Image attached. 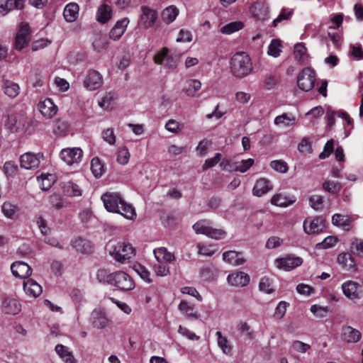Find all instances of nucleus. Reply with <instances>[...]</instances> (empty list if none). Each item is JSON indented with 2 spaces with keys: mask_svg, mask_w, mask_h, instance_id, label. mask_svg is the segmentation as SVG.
<instances>
[{
  "mask_svg": "<svg viewBox=\"0 0 363 363\" xmlns=\"http://www.w3.org/2000/svg\"><path fill=\"white\" fill-rule=\"evenodd\" d=\"M259 289L263 293L270 294L274 291L272 284L267 277H262L259 283Z\"/></svg>",
  "mask_w": 363,
  "mask_h": 363,
  "instance_id": "obj_56",
  "label": "nucleus"
},
{
  "mask_svg": "<svg viewBox=\"0 0 363 363\" xmlns=\"http://www.w3.org/2000/svg\"><path fill=\"white\" fill-rule=\"evenodd\" d=\"M293 10L288 9H282L279 16L273 21V26L277 27L278 24L283 20H288L291 18Z\"/></svg>",
  "mask_w": 363,
  "mask_h": 363,
  "instance_id": "obj_58",
  "label": "nucleus"
},
{
  "mask_svg": "<svg viewBox=\"0 0 363 363\" xmlns=\"http://www.w3.org/2000/svg\"><path fill=\"white\" fill-rule=\"evenodd\" d=\"M241 255L240 252L229 250L223 254V259L225 262L232 265L239 266L245 262V259Z\"/></svg>",
  "mask_w": 363,
  "mask_h": 363,
  "instance_id": "obj_28",
  "label": "nucleus"
},
{
  "mask_svg": "<svg viewBox=\"0 0 363 363\" xmlns=\"http://www.w3.org/2000/svg\"><path fill=\"white\" fill-rule=\"evenodd\" d=\"M244 24L242 21L230 22L220 28V32L223 34L230 35L235 32L239 31L242 29Z\"/></svg>",
  "mask_w": 363,
  "mask_h": 363,
  "instance_id": "obj_46",
  "label": "nucleus"
},
{
  "mask_svg": "<svg viewBox=\"0 0 363 363\" xmlns=\"http://www.w3.org/2000/svg\"><path fill=\"white\" fill-rule=\"evenodd\" d=\"M153 61L156 65H163L165 68L174 69L177 66V58L169 54L167 48H163L157 52L153 57Z\"/></svg>",
  "mask_w": 363,
  "mask_h": 363,
  "instance_id": "obj_5",
  "label": "nucleus"
},
{
  "mask_svg": "<svg viewBox=\"0 0 363 363\" xmlns=\"http://www.w3.org/2000/svg\"><path fill=\"white\" fill-rule=\"evenodd\" d=\"M238 329L242 334L245 335L248 339L252 340L255 337V332L247 322H240L238 325Z\"/></svg>",
  "mask_w": 363,
  "mask_h": 363,
  "instance_id": "obj_54",
  "label": "nucleus"
},
{
  "mask_svg": "<svg viewBox=\"0 0 363 363\" xmlns=\"http://www.w3.org/2000/svg\"><path fill=\"white\" fill-rule=\"evenodd\" d=\"M343 294L350 300H357L360 298L358 291L359 285L354 281H347L342 284Z\"/></svg>",
  "mask_w": 363,
  "mask_h": 363,
  "instance_id": "obj_21",
  "label": "nucleus"
},
{
  "mask_svg": "<svg viewBox=\"0 0 363 363\" xmlns=\"http://www.w3.org/2000/svg\"><path fill=\"white\" fill-rule=\"evenodd\" d=\"M303 225L305 233L310 235L321 232L325 227V223L320 217L308 218Z\"/></svg>",
  "mask_w": 363,
  "mask_h": 363,
  "instance_id": "obj_14",
  "label": "nucleus"
},
{
  "mask_svg": "<svg viewBox=\"0 0 363 363\" xmlns=\"http://www.w3.org/2000/svg\"><path fill=\"white\" fill-rule=\"evenodd\" d=\"M201 88V82L199 79H189L183 84L182 91L185 96L193 98Z\"/></svg>",
  "mask_w": 363,
  "mask_h": 363,
  "instance_id": "obj_22",
  "label": "nucleus"
},
{
  "mask_svg": "<svg viewBox=\"0 0 363 363\" xmlns=\"http://www.w3.org/2000/svg\"><path fill=\"white\" fill-rule=\"evenodd\" d=\"M232 74L237 78H243L252 71L250 56L245 52H237L230 60Z\"/></svg>",
  "mask_w": 363,
  "mask_h": 363,
  "instance_id": "obj_3",
  "label": "nucleus"
},
{
  "mask_svg": "<svg viewBox=\"0 0 363 363\" xmlns=\"http://www.w3.org/2000/svg\"><path fill=\"white\" fill-rule=\"evenodd\" d=\"M16 9L13 0H6L0 1V14L6 16L9 11Z\"/></svg>",
  "mask_w": 363,
  "mask_h": 363,
  "instance_id": "obj_61",
  "label": "nucleus"
},
{
  "mask_svg": "<svg viewBox=\"0 0 363 363\" xmlns=\"http://www.w3.org/2000/svg\"><path fill=\"white\" fill-rule=\"evenodd\" d=\"M111 255L116 260L122 262L132 257L134 255V250L130 244L119 242L114 247Z\"/></svg>",
  "mask_w": 363,
  "mask_h": 363,
  "instance_id": "obj_8",
  "label": "nucleus"
},
{
  "mask_svg": "<svg viewBox=\"0 0 363 363\" xmlns=\"http://www.w3.org/2000/svg\"><path fill=\"white\" fill-rule=\"evenodd\" d=\"M91 170L96 178L101 177L104 173V164L98 157H94L91 160Z\"/></svg>",
  "mask_w": 363,
  "mask_h": 363,
  "instance_id": "obj_48",
  "label": "nucleus"
},
{
  "mask_svg": "<svg viewBox=\"0 0 363 363\" xmlns=\"http://www.w3.org/2000/svg\"><path fill=\"white\" fill-rule=\"evenodd\" d=\"M63 194L67 196H81L82 191L77 184L72 182H64L62 185Z\"/></svg>",
  "mask_w": 363,
  "mask_h": 363,
  "instance_id": "obj_38",
  "label": "nucleus"
},
{
  "mask_svg": "<svg viewBox=\"0 0 363 363\" xmlns=\"http://www.w3.org/2000/svg\"><path fill=\"white\" fill-rule=\"evenodd\" d=\"M130 157V154L128 149L125 146H123L118 150L116 161L121 165H125L128 164Z\"/></svg>",
  "mask_w": 363,
  "mask_h": 363,
  "instance_id": "obj_49",
  "label": "nucleus"
},
{
  "mask_svg": "<svg viewBox=\"0 0 363 363\" xmlns=\"http://www.w3.org/2000/svg\"><path fill=\"white\" fill-rule=\"evenodd\" d=\"M342 339L348 343L357 342L361 338L360 332L351 326H343L342 329Z\"/></svg>",
  "mask_w": 363,
  "mask_h": 363,
  "instance_id": "obj_27",
  "label": "nucleus"
},
{
  "mask_svg": "<svg viewBox=\"0 0 363 363\" xmlns=\"http://www.w3.org/2000/svg\"><path fill=\"white\" fill-rule=\"evenodd\" d=\"M3 89L8 96L15 98L19 94L20 87L18 84L6 80L4 82Z\"/></svg>",
  "mask_w": 363,
  "mask_h": 363,
  "instance_id": "obj_41",
  "label": "nucleus"
},
{
  "mask_svg": "<svg viewBox=\"0 0 363 363\" xmlns=\"http://www.w3.org/2000/svg\"><path fill=\"white\" fill-rule=\"evenodd\" d=\"M165 129L172 133H178L182 128V125L174 119H169L164 125Z\"/></svg>",
  "mask_w": 363,
  "mask_h": 363,
  "instance_id": "obj_59",
  "label": "nucleus"
},
{
  "mask_svg": "<svg viewBox=\"0 0 363 363\" xmlns=\"http://www.w3.org/2000/svg\"><path fill=\"white\" fill-rule=\"evenodd\" d=\"M30 40V28L28 23H22L15 38V48L21 50Z\"/></svg>",
  "mask_w": 363,
  "mask_h": 363,
  "instance_id": "obj_13",
  "label": "nucleus"
},
{
  "mask_svg": "<svg viewBox=\"0 0 363 363\" xmlns=\"http://www.w3.org/2000/svg\"><path fill=\"white\" fill-rule=\"evenodd\" d=\"M273 185L272 182L266 178L258 179L252 188V194L257 197H261L269 191H272Z\"/></svg>",
  "mask_w": 363,
  "mask_h": 363,
  "instance_id": "obj_17",
  "label": "nucleus"
},
{
  "mask_svg": "<svg viewBox=\"0 0 363 363\" xmlns=\"http://www.w3.org/2000/svg\"><path fill=\"white\" fill-rule=\"evenodd\" d=\"M337 262L343 268L347 270H352L355 268L354 258L350 253L342 252L337 256Z\"/></svg>",
  "mask_w": 363,
  "mask_h": 363,
  "instance_id": "obj_35",
  "label": "nucleus"
},
{
  "mask_svg": "<svg viewBox=\"0 0 363 363\" xmlns=\"http://www.w3.org/2000/svg\"><path fill=\"white\" fill-rule=\"evenodd\" d=\"M274 124L284 127H291L296 124V118L293 116L283 113L274 118Z\"/></svg>",
  "mask_w": 363,
  "mask_h": 363,
  "instance_id": "obj_40",
  "label": "nucleus"
},
{
  "mask_svg": "<svg viewBox=\"0 0 363 363\" xmlns=\"http://www.w3.org/2000/svg\"><path fill=\"white\" fill-rule=\"evenodd\" d=\"M315 82V74L309 67L303 68L298 74L297 84L300 89L308 91L313 89Z\"/></svg>",
  "mask_w": 363,
  "mask_h": 363,
  "instance_id": "obj_4",
  "label": "nucleus"
},
{
  "mask_svg": "<svg viewBox=\"0 0 363 363\" xmlns=\"http://www.w3.org/2000/svg\"><path fill=\"white\" fill-rule=\"evenodd\" d=\"M250 276L243 272H234L227 277L228 284L235 287H243L250 282Z\"/></svg>",
  "mask_w": 363,
  "mask_h": 363,
  "instance_id": "obj_16",
  "label": "nucleus"
},
{
  "mask_svg": "<svg viewBox=\"0 0 363 363\" xmlns=\"http://www.w3.org/2000/svg\"><path fill=\"white\" fill-rule=\"evenodd\" d=\"M252 15L258 20H264L268 15L265 0H257L250 9Z\"/></svg>",
  "mask_w": 363,
  "mask_h": 363,
  "instance_id": "obj_24",
  "label": "nucleus"
},
{
  "mask_svg": "<svg viewBox=\"0 0 363 363\" xmlns=\"http://www.w3.org/2000/svg\"><path fill=\"white\" fill-rule=\"evenodd\" d=\"M108 41L106 34L101 33L95 34L93 40V46L95 50L98 51L104 50L108 46Z\"/></svg>",
  "mask_w": 363,
  "mask_h": 363,
  "instance_id": "obj_43",
  "label": "nucleus"
},
{
  "mask_svg": "<svg viewBox=\"0 0 363 363\" xmlns=\"http://www.w3.org/2000/svg\"><path fill=\"white\" fill-rule=\"evenodd\" d=\"M293 54L295 60L299 64H303L309 58L307 48L303 43H298L294 45Z\"/></svg>",
  "mask_w": 363,
  "mask_h": 363,
  "instance_id": "obj_29",
  "label": "nucleus"
},
{
  "mask_svg": "<svg viewBox=\"0 0 363 363\" xmlns=\"http://www.w3.org/2000/svg\"><path fill=\"white\" fill-rule=\"evenodd\" d=\"M55 352L62 359L65 363H77L72 353L69 351L68 348L62 345L55 346Z\"/></svg>",
  "mask_w": 363,
  "mask_h": 363,
  "instance_id": "obj_36",
  "label": "nucleus"
},
{
  "mask_svg": "<svg viewBox=\"0 0 363 363\" xmlns=\"http://www.w3.org/2000/svg\"><path fill=\"white\" fill-rule=\"evenodd\" d=\"M128 23L129 19L128 18L118 20L110 30L108 34L109 38L115 41L118 40L125 32Z\"/></svg>",
  "mask_w": 363,
  "mask_h": 363,
  "instance_id": "obj_20",
  "label": "nucleus"
},
{
  "mask_svg": "<svg viewBox=\"0 0 363 363\" xmlns=\"http://www.w3.org/2000/svg\"><path fill=\"white\" fill-rule=\"evenodd\" d=\"M112 16V9L111 6L103 4L98 9L96 13V20L101 23H105L111 19Z\"/></svg>",
  "mask_w": 363,
  "mask_h": 363,
  "instance_id": "obj_37",
  "label": "nucleus"
},
{
  "mask_svg": "<svg viewBox=\"0 0 363 363\" xmlns=\"http://www.w3.org/2000/svg\"><path fill=\"white\" fill-rule=\"evenodd\" d=\"M101 200L108 211L120 213L129 220L136 218L135 208L125 203L119 194L106 193L101 196Z\"/></svg>",
  "mask_w": 363,
  "mask_h": 363,
  "instance_id": "obj_2",
  "label": "nucleus"
},
{
  "mask_svg": "<svg viewBox=\"0 0 363 363\" xmlns=\"http://www.w3.org/2000/svg\"><path fill=\"white\" fill-rule=\"evenodd\" d=\"M104 80L102 75L96 70L90 69L88 71L84 80V86L89 91H94L102 86Z\"/></svg>",
  "mask_w": 363,
  "mask_h": 363,
  "instance_id": "obj_9",
  "label": "nucleus"
},
{
  "mask_svg": "<svg viewBox=\"0 0 363 363\" xmlns=\"http://www.w3.org/2000/svg\"><path fill=\"white\" fill-rule=\"evenodd\" d=\"M92 323L95 328L104 329L109 324V320L105 312L101 309H95L91 313Z\"/></svg>",
  "mask_w": 363,
  "mask_h": 363,
  "instance_id": "obj_26",
  "label": "nucleus"
},
{
  "mask_svg": "<svg viewBox=\"0 0 363 363\" xmlns=\"http://www.w3.org/2000/svg\"><path fill=\"white\" fill-rule=\"evenodd\" d=\"M38 181L40 189L43 191H47L56 182V176L53 174L43 173L40 177H38Z\"/></svg>",
  "mask_w": 363,
  "mask_h": 363,
  "instance_id": "obj_33",
  "label": "nucleus"
},
{
  "mask_svg": "<svg viewBox=\"0 0 363 363\" xmlns=\"http://www.w3.org/2000/svg\"><path fill=\"white\" fill-rule=\"evenodd\" d=\"M303 263L302 258L294 255H288L285 257L275 259L276 267L284 271H290L301 266Z\"/></svg>",
  "mask_w": 363,
  "mask_h": 363,
  "instance_id": "obj_10",
  "label": "nucleus"
},
{
  "mask_svg": "<svg viewBox=\"0 0 363 363\" xmlns=\"http://www.w3.org/2000/svg\"><path fill=\"white\" fill-rule=\"evenodd\" d=\"M35 220L36 225H38V227L43 235H46L50 233V228L48 225V222H47L46 219L42 215L37 216L35 217Z\"/></svg>",
  "mask_w": 363,
  "mask_h": 363,
  "instance_id": "obj_52",
  "label": "nucleus"
},
{
  "mask_svg": "<svg viewBox=\"0 0 363 363\" xmlns=\"http://www.w3.org/2000/svg\"><path fill=\"white\" fill-rule=\"evenodd\" d=\"M310 311L315 317L324 318L329 312V308L328 306H321L314 304L311 306Z\"/></svg>",
  "mask_w": 363,
  "mask_h": 363,
  "instance_id": "obj_55",
  "label": "nucleus"
},
{
  "mask_svg": "<svg viewBox=\"0 0 363 363\" xmlns=\"http://www.w3.org/2000/svg\"><path fill=\"white\" fill-rule=\"evenodd\" d=\"M101 137L110 145H113L116 143V138L112 128H108L103 130Z\"/></svg>",
  "mask_w": 363,
  "mask_h": 363,
  "instance_id": "obj_60",
  "label": "nucleus"
},
{
  "mask_svg": "<svg viewBox=\"0 0 363 363\" xmlns=\"http://www.w3.org/2000/svg\"><path fill=\"white\" fill-rule=\"evenodd\" d=\"M11 270L12 274L17 278H20L25 281L29 279L32 274V269L26 262L17 261L11 264Z\"/></svg>",
  "mask_w": 363,
  "mask_h": 363,
  "instance_id": "obj_12",
  "label": "nucleus"
},
{
  "mask_svg": "<svg viewBox=\"0 0 363 363\" xmlns=\"http://www.w3.org/2000/svg\"><path fill=\"white\" fill-rule=\"evenodd\" d=\"M2 311L6 314L16 315L21 310V305L15 298H5L1 303Z\"/></svg>",
  "mask_w": 363,
  "mask_h": 363,
  "instance_id": "obj_25",
  "label": "nucleus"
},
{
  "mask_svg": "<svg viewBox=\"0 0 363 363\" xmlns=\"http://www.w3.org/2000/svg\"><path fill=\"white\" fill-rule=\"evenodd\" d=\"M23 289L26 294L31 298H37L43 292L42 286L31 278L23 281Z\"/></svg>",
  "mask_w": 363,
  "mask_h": 363,
  "instance_id": "obj_19",
  "label": "nucleus"
},
{
  "mask_svg": "<svg viewBox=\"0 0 363 363\" xmlns=\"http://www.w3.org/2000/svg\"><path fill=\"white\" fill-rule=\"evenodd\" d=\"M309 203L314 210L320 211L323 208V198L320 195H313L309 198Z\"/></svg>",
  "mask_w": 363,
  "mask_h": 363,
  "instance_id": "obj_57",
  "label": "nucleus"
},
{
  "mask_svg": "<svg viewBox=\"0 0 363 363\" xmlns=\"http://www.w3.org/2000/svg\"><path fill=\"white\" fill-rule=\"evenodd\" d=\"M296 201V198L294 196H289L284 193H277L274 194L270 200L272 205L279 207H288Z\"/></svg>",
  "mask_w": 363,
  "mask_h": 363,
  "instance_id": "obj_23",
  "label": "nucleus"
},
{
  "mask_svg": "<svg viewBox=\"0 0 363 363\" xmlns=\"http://www.w3.org/2000/svg\"><path fill=\"white\" fill-rule=\"evenodd\" d=\"M69 124L65 120L59 118L54 121V133L57 135H65L69 130Z\"/></svg>",
  "mask_w": 363,
  "mask_h": 363,
  "instance_id": "obj_44",
  "label": "nucleus"
},
{
  "mask_svg": "<svg viewBox=\"0 0 363 363\" xmlns=\"http://www.w3.org/2000/svg\"><path fill=\"white\" fill-rule=\"evenodd\" d=\"M79 6L75 3L68 4L64 9L63 16L67 22L72 23L79 16Z\"/></svg>",
  "mask_w": 363,
  "mask_h": 363,
  "instance_id": "obj_30",
  "label": "nucleus"
},
{
  "mask_svg": "<svg viewBox=\"0 0 363 363\" xmlns=\"http://www.w3.org/2000/svg\"><path fill=\"white\" fill-rule=\"evenodd\" d=\"M49 203L51 208L56 210H60L67 206L62 197L57 194H52L49 196Z\"/></svg>",
  "mask_w": 363,
  "mask_h": 363,
  "instance_id": "obj_47",
  "label": "nucleus"
},
{
  "mask_svg": "<svg viewBox=\"0 0 363 363\" xmlns=\"http://www.w3.org/2000/svg\"><path fill=\"white\" fill-rule=\"evenodd\" d=\"M134 269L144 281L151 282L150 274L145 267L138 264L134 266Z\"/></svg>",
  "mask_w": 363,
  "mask_h": 363,
  "instance_id": "obj_62",
  "label": "nucleus"
},
{
  "mask_svg": "<svg viewBox=\"0 0 363 363\" xmlns=\"http://www.w3.org/2000/svg\"><path fill=\"white\" fill-rule=\"evenodd\" d=\"M43 157L40 153H24L20 157L21 167L26 169H35L40 166Z\"/></svg>",
  "mask_w": 363,
  "mask_h": 363,
  "instance_id": "obj_11",
  "label": "nucleus"
},
{
  "mask_svg": "<svg viewBox=\"0 0 363 363\" xmlns=\"http://www.w3.org/2000/svg\"><path fill=\"white\" fill-rule=\"evenodd\" d=\"M60 156L67 165L73 166L81 162L83 151L79 147H67L61 150Z\"/></svg>",
  "mask_w": 363,
  "mask_h": 363,
  "instance_id": "obj_6",
  "label": "nucleus"
},
{
  "mask_svg": "<svg viewBox=\"0 0 363 363\" xmlns=\"http://www.w3.org/2000/svg\"><path fill=\"white\" fill-rule=\"evenodd\" d=\"M216 335L217 337L218 346L220 348L222 352L227 355L231 354L232 347L228 339L223 336L220 331H217Z\"/></svg>",
  "mask_w": 363,
  "mask_h": 363,
  "instance_id": "obj_42",
  "label": "nucleus"
},
{
  "mask_svg": "<svg viewBox=\"0 0 363 363\" xmlns=\"http://www.w3.org/2000/svg\"><path fill=\"white\" fill-rule=\"evenodd\" d=\"M38 108L41 115L45 118H53L58 110L57 106L50 99H45L44 101L39 102Z\"/></svg>",
  "mask_w": 363,
  "mask_h": 363,
  "instance_id": "obj_18",
  "label": "nucleus"
},
{
  "mask_svg": "<svg viewBox=\"0 0 363 363\" xmlns=\"http://www.w3.org/2000/svg\"><path fill=\"white\" fill-rule=\"evenodd\" d=\"M141 11L140 25L145 28L152 27L157 18L156 11L144 6L141 7Z\"/></svg>",
  "mask_w": 363,
  "mask_h": 363,
  "instance_id": "obj_15",
  "label": "nucleus"
},
{
  "mask_svg": "<svg viewBox=\"0 0 363 363\" xmlns=\"http://www.w3.org/2000/svg\"><path fill=\"white\" fill-rule=\"evenodd\" d=\"M269 165L274 171L280 173H286L288 171L286 163L281 160H273L270 162Z\"/></svg>",
  "mask_w": 363,
  "mask_h": 363,
  "instance_id": "obj_63",
  "label": "nucleus"
},
{
  "mask_svg": "<svg viewBox=\"0 0 363 363\" xmlns=\"http://www.w3.org/2000/svg\"><path fill=\"white\" fill-rule=\"evenodd\" d=\"M27 123L24 113H14L9 116L6 126L11 133H19L25 130Z\"/></svg>",
  "mask_w": 363,
  "mask_h": 363,
  "instance_id": "obj_7",
  "label": "nucleus"
},
{
  "mask_svg": "<svg viewBox=\"0 0 363 363\" xmlns=\"http://www.w3.org/2000/svg\"><path fill=\"white\" fill-rule=\"evenodd\" d=\"M178 308L183 314L186 315L187 318L189 319H199L200 315L199 313L195 310V308L192 305H189L186 301H182L179 306Z\"/></svg>",
  "mask_w": 363,
  "mask_h": 363,
  "instance_id": "obj_32",
  "label": "nucleus"
},
{
  "mask_svg": "<svg viewBox=\"0 0 363 363\" xmlns=\"http://www.w3.org/2000/svg\"><path fill=\"white\" fill-rule=\"evenodd\" d=\"M113 101V94H112L111 92H108L106 93V94L99 101L98 104L101 108L104 110H108L111 108Z\"/></svg>",
  "mask_w": 363,
  "mask_h": 363,
  "instance_id": "obj_53",
  "label": "nucleus"
},
{
  "mask_svg": "<svg viewBox=\"0 0 363 363\" xmlns=\"http://www.w3.org/2000/svg\"><path fill=\"white\" fill-rule=\"evenodd\" d=\"M96 277L99 282L108 284L121 291H130L135 287L133 279L123 271L109 273L106 269H100L97 272Z\"/></svg>",
  "mask_w": 363,
  "mask_h": 363,
  "instance_id": "obj_1",
  "label": "nucleus"
},
{
  "mask_svg": "<svg viewBox=\"0 0 363 363\" xmlns=\"http://www.w3.org/2000/svg\"><path fill=\"white\" fill-rule=\"evenodd\" d=\"M211 228L210 222L207 220H201L193 225L196 234H203L206 236L208 235Z\"/></svg>",
  "mask_w": 363,
  "mask_h": 363,
  "instance_id": "obj_45",
  "label": "nucleus"
},
{
  "mask_svg": "<svg viewBox=\"0 0 363 363\" xmlns=\"http://www.w3.org/2000/svg\"><path fill=\"white\" fill-rule=\"evenodd\" d=\"M153 253L157 262H171L174 260V254L164 247L155 249Z\"/></svg>",
  "mask_w": 363,
  "mask_h": 363,
  "instance_id": "obj_31",
  "label": "nucleus"
},
{
  "mask_svg": "<svg viewBox=\"0 0 363 363\" xmlns=\"http://www.w3.org/2000/svg\"><path fill=\"white\" fill-rule=\"evenodd\" d=\"M281 52V44L279 40L274 39L271 41L269 45L267 53L268 55L277 57Z\"/></svg>",
  "mask_w": 363,
  "mask_h": 363,
  "instance_id": "obj_51",
  "label": "nucleus"
},
{
  "mask_svg": "<svg viewBox=\"0 0 363 363\" xmlns=\"http://www.w3.org/2000/svg\"><path fill=\"white\" fill-rule=\"evenodd\" d=\"M254 163V159L248 158L247 160H243L240 162L236 163L235 166L233 167V171L245 173L253 166Z\"/></svg>",
  "mask_w": 363,
  "mask_h": 363,
  "instance_id": "obj_50",
  "label": "nucleus"
},
{
  "mask_svg": "<svg viewBox=\"0 0 363 363\" xmlns=\"http://www.w3.org/2000/svg\"><path fill=\"white\" fill-rule=\"evenodd\" d=\"M323 188L330 193L335 194L340 191L341 186L339 183L326 181L323 184Z\"/></svg>",
  "mask_w": 363,
  "mask_h": 363,
  "instance_id": "obj_64",
  "label": "nucleus"
},
{
  "mask_svg": "<svg viewBox=\"0 0 363 363\" xmlns=\"http://www.w3.org/2000/svg\"><path fill=\"white\" fill-rule=\"evenodd\" d=\"M178 14V9L174 6H169L163 10L162 18L165 23L169 24L175 20Z\"/></svg>",
  "mask_w": 363,
  "mask_h": 363,
  "instance_id": "obj_39",
  "label": "nucleus"
},
{
  "mask_svg": "<svg viewBox=\"0 0 363 363\" xmlns=\"http://www.w3.org/2000/svg\"><path fill=\"white\" fill-rule=\"evenodd\" d=\"M333 225L342 228L345 230L351 228L352 220L347 216L335 213L332 217Z\"/></svg>",
  "mask_w": 363,
  "mask_h": 363,
  "instance_id": "obj_34",
  "label": "nucleus"
}]
</instances>
